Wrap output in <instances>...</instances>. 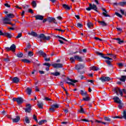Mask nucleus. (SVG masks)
Segmentation results:
<instances>
[{"label": "nucleus", "mask_w": 126, "mask_h": 126, "mask_svg": "<svg viewBox=\"0 0 126 126\" xmlns=\"http://www.w3.org/2000/svg\"><path fill=\"white\" fill-rule=\"evenodd\" d=\"M96 53L97 56H100V57L105 59V62L108 65H111V58L108 57V56H105L104 54L99 52H96Z\"/></svg>", "instance_id": "f257e3e1"}, {"label": "nucleus", "mask_w": 126, "mask_h": 126, "mask_svg": "<svg viewBox=\"0 0 126 126\" xmlns=\"http://www.w3.org/2000/svg\"><path fill=\"white\" fill-rule=\"evenodd\" d=\"M38 39H40V41L41 43L44 42L46 43V41H49L51 39V37L50 36H46L44 34H41L38 36Z\"/></svg>", "instance_id": "f03ea898"}, {"label": "nucleus", "mask_w": 126, "mask_h": 126, "mask_svg": "<svg viewBox=\"0 0 126 126\" xmlns=\"http://www.w3.org/2000/svg\"><path fill=\"white\" fill-rule=\"evenodd\" d=\"M75 68V69L78 70V72H79L80 74H83V73H84L85 72L84 71H80V69H82V68H84V65L80 63L76 65Z\"/></svg>", "instance_id": "7ed1b4c3"}, {"label": "nucleus", "mask_w": 126, "mask_h": 126, "mask_svg": "<svg viewBox=\"0 0 126 126\" xmlns=\"http://www.w3.org/2000/svg\"><path fill=\"white\" fill-rule=\"evenodd\" d=\"M89 7L86 8L87 10H88V11H90L91 9H93L94 10H95V11L98 12V10H97L98 9V8H97V6H96V5L94 4H92L90 3H89Z\"/></svg>", "instance_id": "20e7f679"}, {"label": "nucleus", "mask_w": 126, "mask_h": 126, "mask_svg": "<svg viewBox=\"0 0 126 126\" xmlns=\"http://www.w3.org/2000/svg\"><path fill=\"white\" fill-rule=\"evenodd\" d=\"M112 92L114 93H116L117 95H119V94H120V95H121V97H123V95H124L123 91L121 90L120 88H114L112 90Z\"/></svg>", "instance_id": "39448f33"}, {"label": "nucleus", "mask_w": 126, "mask_h": 126, "mask_svg": "<svg viewBox=\"0 0 126 126\" xmlns=\"http://www.w3.org/2000/svg\"><path fill=\"white\" fill-rule=\"evenodd\" d=\"M13 102H17L18 105H21L23 103V98L22 97H14L12 99Z\"/></svg>", "instance_id": "423d86ee"}, {"label": "nucleus", "mask_w": 126, "mask_h": 126, "mask_svg": "<svg viewBox=\"0 0 126 126\" xmlns=\"http://www.w3.org/2000/svg\"><path fill=\"white\" fill-rule=\"evenodd\" d=\"M5 50L7 52H9V51H11L12 52H15V50H16V46L15 44H12L10 47H5Z\"/></svg>", "instance_id": "0eeeda50"}, {"label": "nucleus", "mask_w": 126, "mask_h": 126, "mask_svg": "<svg viewBox=\"0 0 126 126\" xmlns=\"http://www.w3.org/2000/svg\"><path fill=\"white\" fill-rule=\"evenodd\" d=\"M99 80H101L102 82H106L110 81V80H111V78L109 77L102 76L99 78Z\"/></svg>", "instance_id": "6e6552de"}, {"label": "nucleus", "mask_w": 126, "mask_h": 126, "mask_svg": "<svg viewBox=\"0 0 126 126\" xmlns=\"http://www.w3.org/2000/svg\"><path fill=\"white\" fill-rule=\"evenodd\" d=\"M3 24H11V22H10V20L7 17L3 19Z\"/></svg>", "instance_id": "1a4fd4ad"}, {"label": "nucleus", "mask_w": 126, "mask_h": 126, "mask_svg": "<svg viewBox=\"0 0 126 126\" xmlns=\"http://www.w3.org/2000/svg\"><path fill=\"white\" fill-rule=\"evenodd\" d=\"M26 108H25V112L26 113L31 112V105L30 104H26Z\"/></svg>", "instance_id": "9d476101"}, {"label": "nucleus", "mask_w": 126, "mask_h": 126, "mask_svg": "<svg viewBox=\"0 0 126 126\" xmlns=\"http://www.w3.org/2000/svg\"><path fill=\"white\" fill-rule=\"evenodd\" d=\"M52 66L54 67V68H60L63 67V64L62 63H54L52 64Z\"/></svg>", "instance_id": "9b49d317"}, {"label": "nucleus", "mask_w": 126, "mask_h": 126, "mask_svg": "<svg viewBox=\"0 0 126 126\" xmlns=\"http://www.w3.org/2000/svg\"><path fill=\"white\" fill-rule=\"evenodd\" d=\"M74 59H75V60H76V61H78V62H83V59H82V57L78 55L74 56Z\"/></svg>", "instance_id": "f8f14e48"}, {"label": "nucleus", "mask_w": 126, "mask_h": 126, "mask_svg": "<svg viewBox=\"0 0 126 126\" xmlns=\"http://www.w3.org/2000/svg\"><path fill=\"white\" fill-rule=\"evenodd\" d=\"M47 21L49 22L50 23L52 22H54V23H55V24H57V22H56V19L52 17H48L47 18Z\"/></svg>", "instance_id": "ddd939ff"}, {"label": "nucleus", "mask_w": 126, "mask_h": 126, "mask_svg": "<svg viewBox=\"0 0 126 126\" xmlns=\"http://www.w3.org/2000/svg\"><path fill=\"white\" fill-rule=\"evenodd\" d=\"M36 20H43L44 19V16L40 15H36L34 16Z\"/></svg>", "instance_id": "4468645a"}, {"label": "nucleus", "mask_w": 126, "mask_h": 126, "mask_svg": "<svg viewBox=\"0 0 126 126\" xmlns=\"http://www.w3.org/2000/svg\"><path fill=\"white\" fill-rule=\"evenodd\" d=\"M38 54L40 56H42L43 58H47V54L42 50L39 51Z\"/></svg>", "instance_id": "2eb2a0df"}, {"label": "nucleus", "mask_w": 126, "mask_h": 126, "mask_svg": "<svg viewBox=\"0 0 126 126\" xmlns=\"http://www.w3.org/2000/svg\"><path fill=\"white\" fill-rule=\"evenodd\" d=\"M113 100H114V102L115 103H117V104L121 103V102H122L118 96L114 97L113 98Z\"/></svg>", "instance_id": "dca6fc26"}, {"label": "nucleus", "mask_w": 126, "mask_h": 126, "mask_svg": "<svg viewBox=\"0 0 126 126\" xmlns=\"http://www.w3.org/2000/svg\"><path fill=\"white\" fill-rule=\"evenodd\" d=\"M13 123H18L20 121V117L17 116L15 118L12 119Z\"/></svg>", "instance_id": "f3484780"}, {"label": "nucleus", "mask_w": 126, "mask_h": 126, "mask_svg": "<svg viewBox=\"0 0 126 126\" xmlns=\"http://www.w3.org/2000/svg\"><path fill=\"white\" fill-rule=\"evenodd\" d=\"M63 8H64V9H66L67 10H70V8H71V6L69 7L68 5L66 4H63L62 5Z\"/></svg>", "instance_id": "a211bd4d"}, {"label": "nucleus", "mask_w": 126, "mask_h": 126, "mask_svg": "<svg viewBox=\"0 0 126 126\" xmlns=\"http://www.w3.org/2000/svg\"><path fill=\"white\" fill-rule=\"evenodd\" d=\"M12 81H13V83L17 84V83H18V82H19V78H18L17 77H14L12 79Z\"/></svg>", "instance_id": "6ab92c4d"}, {"label": "nucleus", "mask_w": 126, "mask_h": 126, "mask_svg": "<svg viewBox=\"0 0 126 126\" xmlns=\"http://www.w3.org/2000/svg\"><path fill=\"white\" fill-rule=\"evenodd\" d=\"M4 36L5 37H7V38H9L10 39L12 38V35H11V34H10L8 32H4Z\"/></svg>", "instance_id": "aec40b11"}, {"label": "nucleus", "mask_w": 126, "mask_h": 126, "mask_svg": "<svg viewBox=\"0 0 126 126\" xmlns=\"http://www.w3.org/2000/svg\"><path fill=\"white\" fill-rule=\"evenodd\" d=\"M120 6H126V1H121L118 3Z\"/></svg>", "instance_id": "412c9836"}, {"label": "nucleus", "mask_w": 126, "mask_h": 126, "mask_svg": "<svg viewBox=\"0 0 126 126\" xmlns=\"http://www.w3.org/2000/svg\"><path fill=\"white\" fill-rule=\"evenodd\" d=\"M26 91L27 94H28V95H31V93L32 92V89H31L30 88H28L26 89Z\"/></svg>", "instance_id": "4be33fe9"}, {"label": "nucleus", "mask_w": 126, "mask_h": 126, "mask_svg": "<svg viewBox=\"0 0 126 126\" xmlns=\"http://www.w3.org/2000/svg\"><path fill=\"white\" fill-rule=\"evenodd\" d=\"M91 69L92 70H94V71H97V70H99V68L97 66H93L91 67Z\"/></svg>", "instance_id": "5701e85b"}, {"label": "nucleus", "mask_w": 126, "mask_h": 126, "mask_svg": "<svg viewBox=\"0 0 126 126\" xmlns=\"http://www.w3.org/2000/svg\"><path fill=\"white\" fill-rule=\"evenodd\" d=\"M45 123H47V120H41L38 122V125L39 126H42V125H43V124H45Z\"/></svg>", "instance_id": "b1692460"}, {"label": "nucleus", "mask_w": 126, "mask_h": 126, "mask_svg": "<svg viewBox=\"0 0 126 126\" xmlns=\"http://www.w3.org/2000/svg\"><path fill=\"white\" fill-rule=\"evenodd\" d=\"M81 94L82 96H88V94H87V92H84L83 90H81Z\"/></svg>", "instance_id": "393cba45"}, {"label": "nucleus", "mask_w": 126, "mask_h": 126, "mask_svg": "<svg viewBox=\"0 0 126 126\" xmlns=\"http://www.w3.org/2000/svg\"><path fill=\"white\" fill-rule=\"evenodd\" d=\"M37 106L38 108H39V109H43V102H39V101H38Z\"/></svg>", "instance_id": "a878e982"}, {"label": "nucleus", "mask_w": 126, "mask_h": 126, "mask_svg": "<svg viewBox=\"0 0 126 126\" xmlns=\"http://www.w3.org/2000/svg\"><path fill=\"white\" fill-rule=\"evenodd\" d=\"M86 97L83 98V101H89L90 100V98L89 97V95L88 94L87 96H85Z\"/></svg>", "instance_id": "bb28decb"}, {"label": "nucleus", "mask_w": 126, "mask_h": 126, "mask_svg": "<svg viewBox=\"0 0 126 126\" xmlns=\"http://www.w3.org/2000/svg\"><path fill=\"white\" fill-rule=\"evenodd\" d=\"M126 76H122L121 78H119V80H120V81H123V82H125V81H126Z\"/></svg>", "instance_id": "cd10ccee"}, {"label": "nucleus", "mask_w": 126, "mask_h": 126, "mask_svg": "<svg viewBox=\"0 0 126 126\" xmlns=\"http://www.w3.org/2000/svg\"><path fill=\"white\" fill-rule=\"evenodd\" d=\"M30 35H31L32 36H33V37H37L38 34L36 33V32H32L31 33H29Z\"/></svg>", "instance_id": "c85d7f7f"}, {"label": "nucleus", "mask_w": 126, "mask_h": 126, "mask_svg": "<svg viewBox=\"0 0 126 126\" xmlns=\"http://www.w3.org/2000/svg\"><path fill=\"white\" fill-rule=\"evenodd\" d=\"M51 75H54V76H59V75H61V73H60L59 72H56L51 73Z\"/></svg>", "instance_id": "c756f323"}, {"label": "nucleus", "mask_w": 126, "mask_h": 126, "mask_svg": "<svg viewBox=\"0 0 126 126\" xmlns=\"http://www.w3.org/2000/svg\"><path fill=\"white\" fill-rule=\"evenodd\" d=\"M98 23H100L101 26H107V23H106L104 21H98Z\"/></svg>", "instance_id": "7c9ffc66"}, {"label": "nucleus", "mask_w": 126, "mask_h": 126, "mask_svg": "<svg viewBox=\"0 0 126 126\" xmlns=\"http://www.w3.org/2000/svg\"><path fill=\"white\" fill-rule=\"evenodd\" d=\"M79 113H80V114H85V111H84V109H83V108H82V106H80V109L79 110Z\"/></svg>", "instance_id": "2f4dec72"}, {"label": "nucleus", "mask_w": 126, "mask_h": 126, "mask_svg": "<svg viewBox=\"0 0 126 126\" xmlns=\"http://www.w3.org/2000/svg\"><path fill=\"white\" fill-rule=\"evenodd\" d=\"M108 12H102V14L104 16V17H110V15L108 14Z\"/></svg>", "instance_id": "473e14b6"}, {"label": "nucleus", "mask_w": 126, "mask_h": 126, "mask_svg": "<svg viewBox=\"0 0 126 126\" xmlns=\"http://www.w3.org/2000/svg\"><path fill=\"white\" fill-rule=\"evenodd\" d=\"M116 40H117V41H118V43H119L120 44H122V43L125 42L124 40H122L120 38H116Z\"/></svg>", "instance_id": "72a5a7b5"}, {"label": "nucleus", "mask_w": 126, "mask_h": 126, "mask_svg": "<svg viewBox=\"0 0 126 126\" xmlns=\"http://www.w3.org/2000/svg\"><path fill=\"white\" fill-rule=\"evenodd\" d=\"M111 61H113V60H116L117 58V55L114 54H111Z\"/></svg>", "instance_id": "f704fd0d"}, {"label": "nucleus", "mask_w": 126, "mask_h": 126, "mask_svg": "<svg viewBox=\"0 0 126 126\" xmlns=\"http://www.w3.org/2000/svg\"><path fill=\"white\" fill-rule=\"evenodd\" d=\"M32 7H36L37 6V3H36V1L35 0H33L32 2Z\"/></svg>", "instance_id": "c9c22d12"}, {"label": "nucleus", "mask_w": 126, "mask_h": 126, "mask_svg": "<svg viewBox=\"0 0 126 126\" xmlns=\"http://www.w3.org/2000/svg\"><path fill=\"white\" fill-rule=\"evenodd\" d=\"M67 80H68V81H70L71 82H72L73 83H76V82H77V81L75 80H72L69 78H67Z\"/></svg>", "instance_id": "e433bc0d"}, {"label": "nucleus", "mask_w": 126, "mask_h": 126, "mask_svg": "<svg viewBox=\"0 0 126 126\" xmlns=\"http://www.w3.org/2000/svg\"><path fill=\"white\" fill-rule=\"evenodd\" d=\"M51 107H52L54 109H58V108H59V104H52L51 105Z\"/></svg>", "instance_id": "4c0bfd02"}, {"label": "nucleus", "mask_w": 126, "mask_h": 126, "mask_svg": "<svg viewBox=\"0 0 126 126\" xmlns=\"http://www.w3.org/2000/svg\"><path fill=\"white\" fill-rule=\"evenodd\" d=\"M7 17H9V18H14V15L13 14H7Z\"/></svg>", "instance_id": "58836bf2"}, {"label": "nucleus", "mask_w": 126, "mask_h": 126, "mask_svg": "<svg viewBox=\"0 0 126 126\" xmlns=\"http://www.w3.org/2000/svg\"><path fill=\"white\" fill-rule=\"evenodd\" d=\"M118 105L119 109H123V107H124V103H122V101L120 102V103Z\"/></svg>", "instance_id": "ea45409f"}, {"label": "nucleus", "mask_w": 126, "mask_h": 126, "mask_svg": "<svg viewBox=\"0 0 126 126\" xmlns=\"http://www.w3.org/2000/svg\"><path fill=\"white\" fill-rule=\"evenodd\" d=\"M22 62H23V63H31V61L27 59H23L22 60Z\"/></svg>", "instance_id": "a19ab883"}, {"label": "nucleus", "mask_w": 126, "mask_h": 126, "mask_svg": "<svg viewBox=\"0 0 126 126\" xmlns=\"http://www.w3.org/2000/svg\"><path fill=\"white\" fill-rule=\"evenodd\" d=\"M3 61L5 63H8V62H10V60H9L8 56H7V58H3Z\"/></svg>", "instance_id": "79ce46f5"}, {"label": "nucleus", "mask_w": 126, "mask_h": 126, "mask_svg": "<svg viewBox=\"0 0 126 126\" xmlns=\"http://www.w3.org/2000/svg\"><path fill=\"white\" fill-rule=\"evenodd\" d=\"M56 38H59V39H62V40H63V41H66V42H67V40L66 39H65L64 38H63L62 36H60L59 35H57L56 36Z\"/></svg>", "instance_id": "37998d69"}, {"label": "nucleus", "mask_w": 126, "mask_h": 126, "mask_svg": "<svg viewBox=\"0 0 126 126\" xmlns=\"http://www.w3.org/2000/svg\"><path fill=\"white\" fill-rule=\"evenodd\" d=\"M87 26L89 27V28H91V27H93V24L92 23H88Z\"/></svg>", "instance_id": "c03bdc74"}, {"label": "nucleus", "mask_w": 126, "mask_h": 126, "mask_svg": "<svg viewBox=\"0 0 126 126\" xmlns=\"http://www.w3.org/2000/svg\"><path fill=\"white\" fill-rule=\"evenodd\" d=\"M25 122L27 124H30V120H29V118H28V117H26Z\"/></svg>", "instance_id": "a18cd8bd"}, {"label": "nucleus", "mask_w": 126, "mask_h": 126, "mask_svg": "<svg viewBox=\"0 0 126 126\" xmlns=\"http://www.w3.org/2000/svg\"><path fill=\"white\" fill-rule=\"evenodd\" d=\"M77 27H78L79 28H82V27H83V25L78 23L77 24Z\"/></svg>", "instance_id": "49530a36"}, {"label": "nucleus", "mask_w": 126, "mask_h": 126, "mask_svg": "<svg viewBox=\"0 0 126 126\" xmlns=\"http://www.w3.org/2000/svg\"><path fill=\"white\" fill-rule=\"evenodd\" d=\"M64 81V82H66V83H67V84H69L70 85H72V86H74L75 85V84H74V83H73L66 82V80H65Z\"/></svg>", "instance_id": "de8ad7c7"}, {"label": "nucleus", "mask_w": 126, "mask_h": 126, "mask_svg": "<svg viewBox=\"0 0 126 126\" xmlns=\"http://www.w3.org/2000/svg\"><path fill=\"white\" fill-rule=\"evenodd\" d=\"M116 15H117V16H118V17H120V18H123V16H122V15H121V14H120L118 12H116L115 13Z\"/></svg>", "instance_id": "09e8293b"}, {"label": "nucleus", "mask_w": 126, "mask_h": 126, "mask_svg": "<svg viewBox=\"0 0 126 126\" xmlns=\"http://www.w3.org/2000/svg\"><path fill=\"white\" fill-rule=\"evenodd\" d=\"M18 58H22L23 57V54L22 53H20L17 54Z\"/></svg>", "instance_id": "8fccbe9b"}, {"label": "nucleus", "mask_w": 126, "mask_h": 126, "mask_svg": "<svg viewBox=\"0 0 126 126\" xmlns=\"http://www.w3.org/2000/svg\"><path fill=\"white\" fill-rule=\"evenodd\" d=\"M21 37H22V33H18V35L16 37V39L21 38Z\"/></svg>", "instance_id": "3c124183"}, {"label": "nucleus", "mask_w": 126, "mask_h": 126, "mask_svg": "<svg viewBox=\"0 0 126 126\" xmlns=\"http://www.w3.org/2000/svg\"><path fill=\"white\" fill-rule=\"evenodd\" d=\"M33 119L36 123H38V119H37V116H36L35 114H34L33 116Z\"/></svg>", "instance_id": "603ef678"}, {"label": "nucleus", "mask_w": 126, "mask_h": 126, "mask_svg": "<svg viewBox=\"0 0 126 126\" xmlns=\"http://www.w3.org/2000/svg\"><path fill=\"white\" fill-rule=\"evenodd\" d=\"M82 52H83V53H87V49H84L83 50L80 51H79L80 54H82Z\"/></svg>", "instance_id": "864d4df0"}, {"label": "nucleus", "mask_w": 126, "mask_h": 126, "mask_svg": "<svg viewBox=\"0 0 126 126\" xmlns=\"http://www.w3.org/2000/svg\"><path fill=\"white\" fill-rule=\"evenodd\" d=\"M50 112H51V113H54L55 111V108H53L52 106H51V108H49Z\"/></svg>", "instance_id": "5fc2aeb1"}, {"label": "nucleus", "mask_w": 126, "mask_h": 126, "mask_svg": "<svg viewBox=\"0 0 126 126\" xmlns=\"http://www.w3.org/2000/svg\"><path fill=\"white\" fill-rule=\"evenodd\" d=\"M33 52L32 51H29L28 53V56H29V57H32V56H33Z\"/></svg>", "instance_id": "6e6d98bb"}, {"label": "nucleus", "mask_w": 126, "mask_h": 126, "mask_svg": "<svg viewBox=\"0 0 126 126\" xmlns=\"http://www.w3.org/2000/svg\"><path fill=\"white\" fill-rule=\"evenodd\" d=\"M95 123H98V124H100V123H101L102 124H103L104 125H106L107 123L105 122H102L98 120H95Z\"/></svg>", "instance_id": "4d7b16f0"}, {"label": "nucleus", "mask_w": 126, "mask_h": 126, "mask_svg": "<svg viewBox=\"0 0 126 126\" xmlns=\"http://www.w3.org/2000/svg\"><path fill=\"white\" fill-rule=\"evenodd\" d=\"M123 117L124 119L126 120V110H124L123 112Z\"/></svg>", "instance_id": "13d9d810"}, {"label": "nucleus", "mask_w": 126, "mask_h": 126, "mask_svg": "<svg viewBox=\"0 0 126 126\" xmlns=\"http://www.w3.org/2000/svg\"><path fill=\"white\" fill-rule=\"evenodd\" d=\"M118 65L119 67H123V66H124V64H123V63H118Z\"/></svg>", "instance_id": "bf43d9fd"}, {"label": "nucleus", "mask_w": 126, "mask_h": 126, "mask_svg": "<svg viewBox=\"0 0 126 126\" xmlns=\"http://www.w3.org/2000/svg\"><path fill=\"white\" fill-rule=\"evenodd\" d=\"M70 61L71 63H75V61L74 60V59H73V57L70 58Z\"/></svg>", "instance_id": "052dcab7"}, {"label": "nucleus", "mask_w": 126, "mask_h": 126, "mask_svg": "<svg viewBox=\"0 0 126 126\" xmlns=\"http://www.w3.org/2000/svg\"><path fill=\"white\" fill-rule=\"evenodd\" d=\"M43 65H46L47 66H48V67H50V66H51V64L49 63H44Z\"/></svg>", "instance_id": "680f3d73"}, {"label": "nucleus", "mask_w": 126, "mask_h": 126, "mask_svg": "<svg viewBox=\"0 0 126 126\" xmlns=\"http://www.w3.org/2000/svg\"><path fill=\"white\" fill-rule=\"evenodd\" d=\"M29 12H30V13H32V14H33V13H34L32 9H29Z\"/></svg>", "instance_id": "e2e57ef3"}, {"label": "nucleus", "mask_w": 126, "mask_h": 126, "mask_svg": "<svg viewBox=\"0 0 126 126\" xmlns=\"http://www.w3.org/2000/svg\"><path fill=\"white\" fill-rule=\"evenodd\" d=\"M0 36H4V32H2V31L0 30Z\"/></svg>", "instance_id": "0e129e2a"}, {"label": "nucleus", "mask_w": 126, "mask_h": 126, "mask_svg": "<svg viewBox=\"0 0 126 126\" xmlns=\"http://www.w3.org/2000/svg\"><path fill=\"white\" fill-rule=\"evenodd\" d=\"M27 49H31V45H30V43H28L27 46Z\"/></svg>", "instance_id": "69168bd1"}, {"label": "nucleus", "mask_w": 126, "mask_h": 126, "mask_svg": "<svg viewBox=\"0 0 126 126\" xmlns=\"http://www.w3.org/2000/svg\"><path fill=\"white\" fill-rule=\"evenodd\" d=\"M104 120L107 122H109L110 121V118H109V117H105Z\"/></svg>", "instance_id": "338daca9"}, {"label": "nucleus", "mask_w": 126, "mask_h": 126, "mask_svg": "<svg viewBox=\"0 0 126 126\" xmlns=\"http://www.w3.org/2000/svg\"><path fill=\"white\" fill-rule=\"evenodd\" d=\"M5 6L6 7H10V5L8 4V3H6L4 4Z\"/></svg>", "instance_id": "774afa93"}]
</instances>
